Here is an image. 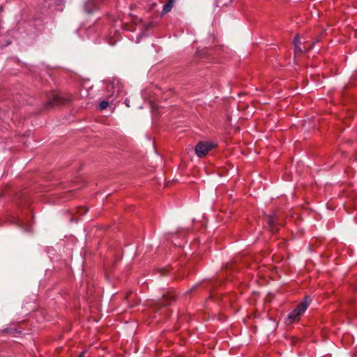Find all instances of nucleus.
Returning a JSON list of instances; mask_svg holds the SVG:
<instances>
[{"label":"nucleus","instance_id":"nucleus-1","mask_svg":"<svg viewBox=\"0 0 357 357\" xmlns=\"http://www.w3.org/2000/svg\"><path fill=\"white\" fill-rule=\"evenodd\" d=\"M310 303V298L306 297L303 302L297 305L296 308L289 313L286 319V324L289 325L294 321L299 320L301 315L307 310Z\"/></svg>","mask_w":357,"mask_h":357},{"label":"nucleus","instance_id":"nucleus-2","mask_svg":"<svg viewBox=\"0 0 357 357\" xmlns=\"http://www.w3.org/2000/svg\"><path fill=\"white\" fill-rule=\"evenodd\" d=\"M215 146V145L210 142H199L195 147V153L199 158H203Z\"/></svg>","mask_w":357,"mask_h":357},{"label":"nucleus","instance_id":"nucleus-3","mask_svg":"<svg viewBox=\"0 0 357 357\" xmlns=\"http://www.w3.org/2000/svg\"><path fill=\"white\" fill-rule=\"evenodd\" d=\"M175 294L174 292H168L167 294L163 295L162 299L157 303V306L158 307H164L171 304V303L174 300Z\"/></svg>","mask_w":357,"mask_h":357},{"label":"nucleus","instance_id":"nucleus-4","mask_svg":"<svg viewBox=\"0 0 357 357\" xmlns=\"http://www.w3.org/2000/svg\"><path fill=\"white\" fill-rule=\"evenodd\" d=\"M109 91L112 90L113 92L111 94V96H119L122 93V86L120 84L112 83L110 86H108Z\"/></svg>","mask_w":357,"mask_h":357},{"label":"nucleus","instance_id":"nucleus-5","mask_svg":"<svg viewBox=\"0 0 357 357\" xmlns=\"http://www.w3.org/2000/svg\"><path fill=\"white\" fill-rule=\"evenodd\" d=\"M277 221V218L275 215H268L267 217V222L271 229V231L274 232L278 229H275V224Z\"/></svg>","mask_w":357,"mask_h":357},{"label":"nucleus","instance_id":"nucleus-6","mask_svg":"<svg viewBox=\"0 0 357 357\" xmlns=\"http://www.w3.org/2000/svg\"><path fill=\"white\" fill-rule=\"evenodd\" d=\"M294 51L296 54L302 53L303 49L301 47V43L298 36H296L294 40Z\"/></svg>","mask_w":357,"mask_h":357},{"label":"nucleus","instance_id":"nucleus-7","mask_svg":"<svg viewBox=\"0 0 357 357\" xmlns=\"http://www.w3.org/2000/svg\"><path fill=\"white\" fill-rule=\"evenodd\" d=\"M174 1H175V0H168L167 3L163 6L162 13H167L169 12L173 7Z\"/></svg>","mask_w":357,"mask_h":357},{"label":"nucleus","instance_id":"nucleus-8","mask_svg":"<svg viewBox=\"0 0 357 357\" xmlns=\"http://www.w3.org/2000/svg\"><path fill=\"white\" fill-rule=\"evenodd\" d=\"M109 105V102L107 100H102L100 102V109L101 110L105 109Z\"/></svg>","mask_w":357,"mask_h":357},{"label":"nucleus","instance_id":"nucleus-9","mask_svg":"<svg viewBox=\"0 0 357 357\" xmlns=\"http://www.w3.org/2000/svg\"><path fill=\"white\" fill-rule=\"evenodd\" d=\"M57 102H59V97L55 96L54 100L51 102V104H56Z\"/></svg>","mask_w":357,"mask_h":357},{"label":"nucleus","instance_id":"nucleus-10","mask_svg":"<svg viewBox=\"0 0 357 357\" xmlns=\"http://www.w3.org/2000/svg\"><path fill=\"white\" fill-rule=\"evenodd\" d=\"M79 357H85V352H82Z\"/></svg>","mask_w":357,"mask_h":357},{"label":"nucleus","instance_id":"nucleus-11","mask_svg":"<svg viewBox=\"0 0 357 357\" xmlns=\"http://www.w3.org/2000/svg\"><path fill=\"white\" fill-rule=\"evenodd\" d=\"M5 332L10 333V331H9V329L7 328V329L5 330Z\"/></svg>","mask_w":357,"mask_h":357},{"label":"nucleus","instance_id":"nucleus-12","mask_svg":"<svg viewBox=\"0 0 357 357\" xmlns=\"http://www.w3.org/2000/svg\"><path fill=\"white\" fill-rule=\"evenodd\" d=\"M83 209H84V212H83V213H86L87 210H86V209H85V208H83Z\"/></svg>","mask_w":357,"mask_h":357},{"label":"nucleus","instance_id":"nucleus-13","mask_svg":"<svg viewBox=\"0 0 357 357\" xmlns=\"http://www.w3.org/2000/svg\"><path fill=\"white\" fill-rule=\"evenodd\" d=\"M126 105H127L128 107H130V105H129V102H126Z\"/></svg>","mask_w":357,"mask_h":357},{"label":"nucleus","instance_id":"nucleus-14","mask_svg":"<svg viewBox=\"0 0 357 357\" xmlns=\"http://www.w3.org/2000/svg\"><path fill=\"white\" fill-rule=\"evenodd\" d=\"M88 12H89V13H91V12H92V10H88Z\"/></svg>","mask_w":357,"mask_h":357}]
</instances>
